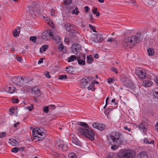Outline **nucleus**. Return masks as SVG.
Here are the masks:
<instances>
[{
	"label": "nucleus",
	"mask_w": 158,
	"mask_h": 158,
	"mask_svg": "<svg viewBox=\"0 0 158 158\" xmlns=\"http://www.w3.org/2000/svg\"><path fill=\"white\" fill-rule=\"evenodd\" d=\"M143 39V35L139 33L135 35L126 38L123 42V46L127 48H131L136 44L141 42Z\"/></svg>",
	"instance_id": "1"
},
{
	"label": "nucleus",
	"mask_w": 158,
	"mask_h": 158,
	"mask_svg": "<svg viewBox=\"0 0 158 158\" xmlns=\"http://www.w3.org/2000/svg\"><path fill=\"white\" fill-rule=\"evenodd\" d=\"M108 139L109 142L113 145H119L123 143L124 139L123 135L118 132L113 133L111 134Z\"/></svg>",
	"instance_id": "2"
},
{
	"label": "nucleus",
	"mask_w": 158,
	"mask_h": 158,
	"mask_svg": "<svg viewBox=\"0 0 158 158\" xmlns=\"http://www.w3.org/2000/svg\"><path fill=\"white\" fill-rule=\"evenodd\" d=\"M78 131L88 139L91 140L94 139V131L89 127L87 129H84L82 127L79 128Z\"/></svg>",
	"instance_id": "3"
},
{
	"label": "nucleus",
	"mask_w": 158,
	"mask_h": 158,
	"mask_svg": "<svg viewBox=\"0 0 158 158\" xmlns=\"http://www.w3.org/2000/svg\"><path fill=\"white\" fill-rule=\"evenodd\" d=\"M135 155V152L132 150H121L118 156L120 158H132Z\"/></svg>",
	"instance_id": "4"
},
{
	"label": "nucleus",
	"mask_w": 158,
	"mask_h": 158,
	"mask_svg": "<svg viewBox=\"0 0 158 158\" xmlns=\"http://www.w3.org/2000/svg\"><path fill=\"white\" fill-rule=\"evenodd\" d=\"M33 135L34 137H37L39 140H41L45 137V130L42 128H36L32 131Z\"/></svg>",
	"instance_id": "5"
},
{
	"label": "nucleus",
	"mask_w": 158,
	"mask_h": 158,
	"mask_svg": "<svg viewBox=\"0 0 158 158\" xmlns=\"http://www.w3.org/2000/svg\"><path fill=\"white\" fill-rule=\"evenodd\" d=\"M24 78L25 77L23 76H15L12 77V81L16 85L24 87V85H26V83L28 82L27 79L24 80Z\"/></svg>",
	"instance_id": "6"
},
{
	"label": "nucleus",
	"mask_w": 158,
	"mask_h": 158,
	"mask_svg": "<svg viewBox=\"0 0 158 158\" xmlns=\"http://www.w3.org/2000/svg\"><path fill=\"white\" fill-rule=\"evenodd\" d=\"M135 74L140 79H144L146 76L145 73L142 71L139 68H137L135 69Z\"/></svg>",
	"instance_id": "7"
},
{
	"label": "nucleus",
	"mask_w": 158,
	"mask_h": 158,
	"mask_svg": "<svg viewBox=\"0 0 158 158\" xmlns=\"http://www.w3.org/2000/svg\"><path fill=\"white\" fill-rule=\"evenodd\" d=\"M92 78L91 77H85L82 78L80 81V87L81 88H85L87 85L89 81Z\"/></svg>",
	"instance_id": "8"
},
{
	"label": "nucleus",
	"mask_w": 158,
	"mask_h": 158,
	"mask_svg": "<svg viewBox=\"0 0 158 158\" xmlns=\"http://www.w3.org/2000/svg\"><path fill=\"white\" fill-rule=\"evenodd\" d=\"M72 52L76 54H77L79 52L81 49V46L77 43L73 44L71 48Z\"/></svg>",
	"instance_id": "9"
},
{
	"label": "nucleus",
	"mask_w": 158,
	"mask_h": 158,
	"mask_svg": "<svg viewBox=\"0 0 158 158\" xmlns=\"http://www.w3.org/2000/svg\"><path fill=\"white\" fill-rule=\"evenodd\" d=\"M31 93L35 97H37L40 95V90L37 87H33L31 89Z\"/></svg>",
	"instance_id": "10"
},
{
	"label": "nucleus",
	"mask_w": 158,
	"mask_h": 158,
	"mask_svg": "<svg viewBox=\"0 0 158 158\" xmlns=\"http://www.w3.org/2000/svg\"><path fill=\"white\" fill-rule=\"evenodd\" d=\"M7 92L10 94L14 93L15 91V88L12 85H9L5 88Z\"/></svg>",
	"instance_id": "11"
},
{
	"label": "nucleus",
	"mask_w": 158,
	"mask_h": 158,
	"mask_svg": "<svg viewBox=\"0 0 158 158\" xmlns=\"http://www.w3.org/2000/svg\"><path fill=\"white\" fill-rule=\"evenodd\" d=\"M104 40L103 36L101 34H98V36L94 40H93V41L95 43H97L99 42H102Z\"/></svg>",
	"instance_id": "12"
},
{
	"label": "nucleus",
	"mask_w": 158,
	"mask_h": 158,
	"mask_svg": "<svg viewBox=\"0 0 158 158\" xmlns=\"http://www.w3.org/2000/svg\"><path fill=\"white\" fill-rule=\"evenodd\" d=\"M52 38L56 44H59L60 43V39L59 35H54Z\"/></svg>",
	"instance_id": "13"
},
{
	"label": "nucleus",
	"mask_w": 158,
	"mask_h": 158,
	"mask_svg": "<svg viewBox=\"0 0 158 158\" xmlns=\"http://www.w3.org/2000/svg\"><path fill=\"white\" fill-rule=\"evenodd\" d=\"M152 84V82L150 81H143L142 83L143 85L146 87L151 86Z\"/></svg>",
	"instance_id": "14"
},
{
	"label": "nucleus",
	"mask_w": 158,
	"mask_h": 158,
	"mask_svg": "<svg viewBox=\"0 0 158 158\" xmlns=\"http://www.w3.org/2000/svg\"><path fill=\"white\" fill-rule=\"evenodd\" d=\"M42 37L44 40H49L50 39L49 36L47 33L46 31H45L42 35Z\"/></svg>",
	"instance_id": "15"
},
{
	"label": "nucleus",
	"mask_w": 158,
	"mask_h": 158,
	"mask_svg": "<svg viewBox=\"0 0 158 158\" xmlns=\"http://www.w3.org/2000/svg\"><path fill=\"white\" fill-rule=\"evenodd\" d=\"M78 57H77L75 55H72L68 58L67 61L68 62H72L75 60H78Z\"/></svg>",
	"instance_id": "16"
},
{
	"label": "nucleus",
	"mask_w": 158,
	"mask_h": 158,
	"mask_svg": "<svg viewBox=\"0 0 158 158\" xmlns=\"http://www.w3.org/2000/svg\"><path fill=\"white\" fill-rule=\"evenodd\" d=\"M72 142L73 144L79 146H81V142L79 140H78V139L76 137L73 138L72 139Z\"/></svg>",
	"instance_id": "17"
},
{
	"label": "nucleus",
	"mask_w": 158,
	"mask_h": 158,
	"mask_svg": "<svg viewBox=\"0 0 158 158\" xmlns=\"http://www.w3.org/2000/svg\"><path fill=\"white\" fill-rule=\"evenodd\" d=\"M65 71L69 73H72L73 72V67L71 66H69L66 67Z\"/></svg>",
	"instance_id": "18"
},
{
	"label": "nucleus",
	"mask_w": 158,
	"mask_h": 158,
	"mask_svg": "<svg viewBox=\"0 0 158 158\" xmlns=\"http://www.w3.org/2000/svg\"><path fill=\"white\" fill-rule=\"evenodd\" d=\"M58 148H61L64 151H66L68 149V147L67 145L65 144H59L58 146Z\"/></svg>",
	"instance_id": "19"
},
{
	"label": "nucleus",
	"mask_w": 158,
	"mask_h": 158,
	"mask_svg": "<svg viewBox=\"0 0 158 158\" xmlns=\"http://www.w3.org/2000/svg\"><path fill=\"white\" fill-rule=\"evenodd\" d=\"M72 25L70 23H67L65 24L64 27L66 31H70L72 29Z\"/></svg>",
	"instance_id": "20"
},
{
	"label": "nucleus",
	"mask_w": 158,
	"mask_h": 158,
	"mask_svg": "<svg viewBox=\"0 0 158 158\" xmlns=\"http://www.w3.org/2000/svg\"><path fill=\"white\" fill-rule=\"evenodd\" d=\"M48 46L46 45H43L40 49V51L41 53H43L45 52L48 48Z\"/></svg>",
	"instance_id": "21"
},
{
	"label": "nucleus",
	"mask_w": 158,
	"mask_h": 158,
	"mask_svg": "<svg viewBox=\"0 0 158 158\" xmlns=\"http://www.w3.org/2000/svg\"><path fill=\"white\" fill-rule=\"evenodd\" d=\"M138 156H139L140 158H147L146 153L144 152H140L138 154Z\"/></svg>",
	"instance_id": "22"
},
{
	"label": "nucleus",
	"mask_w": 158,
	"mask_h": 158,
	"mask_svg": "<svg viewBox=\"0 0 158 158\" xmlns=\"http://www.w3.org/2000/svg\"><path fill=\"white\" fill-rule=\"evenodd\" d=\"M77 124L78 125H79L83 127H84L85 128V129H87L89 127V126L88 125V124L86 123H85L84 122H78L77 123Z\"/></svg>",
	"instance_id": "23"
},
{
	"label": "nucleus",
	"mask_w": 158,
	"mask_h": 158,
	"mask_svg": "<svg viewBox=\"0 0 158 158\" xmlns=\"http://www.w3.org/2000/svg\"><path fill=\"white\" fill-rule=\"evenodd\" d=\"M46 31L48 34L49 35L50 38V37L52 38L55 35L52 31L50 29H47Z\"/></svg>",
	"instance_id": "24"
},
{
	"label": "nucleus",
	"mask_w": 158,
	"mask_h": 158,
	"mask_svg": "<svg viewBox=\"0 0 158 158\" xmlns=\"http://www.w3.org/2000/svg\"><path fill=\"white\" fill-rule=\"evenodd\" d=\"M153 93L155 97L158 99V88H156L153 89Z\"/></svg>",
	"instance_id": "25"
},
{
	"label": "nucleus",
	"mask_w": 158,
	"mask_h": 158,
	"mask_svg": "<svg viewBox=\"0 0 158 158\" xmlns=\"http://www.w3.org/2000/svg\"><path fill=\"white\" fill-rule=\"evenodd\" d=\"M87 62L89 64H90L92 63L93 61V58L91 55H89L87 57Z\"/></svg>",
	"instance_id": "26"
},
{
	"label": "nucleus",
	"mask_w": 158,
	"mask_h": 158,
	"mask_svg": "<svg viewBox=\"0 0 158 158\" xmlns=\"http://www.w3.org/2000/svg\"><path fill=\"white\" fill-rule=\"evenodd\" d=\"M139 128L141 130H143V131L144 132L147 131L145 125L143 123H141L139 125Z\"/></svg>",
	"instance_id": "27"
},
{
	"label": "nucleus",
	"mask_w": 158,
	"mask_h": 158,
	"mask_svg": "<svg viewBox=\"0 0 158 158\" xmlns=\"http://www.w3.org/2000/svg\"><path fill=\"white\" fill-rule=\"evenodd\" d=\"M97 129L101 130H104L105 129V126L103 124L98 123Z\"/></svg>",
	"instance_id": "28"
},
{
	"label": "nucleus",
	"mask_w": 158,
	"mask_h": 158,
	"mask_svg": "<svg viewBox=\"0 0 158 158\" xmlns=\"http://www.w3.org/2000/svg\"><path fill=\"white\" fill-rule=\"evenodd\" d=\"M10 143L13 146H15L18 144V142L14 139H10Z\"/></svg>",
	"instance_id": "29"
},
{
	"label": "nucleus",
	"mask_w": 158,
	"mask_h": 158,
	"mask_svg": "<svg viewBox=\"0 0 158 158\" xmlns=\"http://www.w3.org/2000/svg\"><path fill=\"white\" fill-rule=\"evenodd\" d=\"M154 142V141L153 140H151L150 141H149L147 138H145L144 139V143L146 144H153Z\"/></svg>",
	"instance_id": "30"
},
{
	"label": "nucleus",
	"mask_w": 158,
	"mask_h": 158,
	"mask_svg": "<svg viewBox=\"0 0 158 158\" xmlns=\"http://www.w3.org/2000/svg\"><path fill=\"white\" fill-rule=\"evenodd\" d=\"M148 53L149 56H151L154 54V52L152 48H150L148 50Z\"/></svg>",
	"instance_id": "31"
},
{
	"label": "nucleus",
	"mask_w": 158,
	"mask_h": 158,
	"mask_svg": "<svg viewBox=\"0 0 158 158\" xmlns=\"http://www.w3.org/2000/svg\"><path fill=\"white\" fill-rule=\"evenodd\" d=\"M78 61V64L81 65H84L85 64V61L84 60L80 59L78 57V59L77 60Z\"/></svg>",
	"instance_id": "32"
},
{
	"label": "nucleus",
	"mask_w": 158,
	"mask_h": 158,
	"mask_svg": "<svg viewBox=\"0 0 158 158\" xmlns=\"http://www.w3.org/2000/svg\"><path fill=\"white\" fill-rule=\"evenodd\" d=\"M67 77L66 75H63L59 76V79L62 80H64L67 79Z\"/></svg>",
	"instance_id": "33"
},
{
	"label": "nucleus",
	"mask_w": 158,
	"mask_h": 158,
	"mask_svg": "<svg viewBox=\"0 0 158 158\" xmlns=\"http://www.w3.org/2000/svg\"><path fill=\"white\" fill-rule=\"evenodd\" d=\"M20 150V148L17 147H15L11 149V151L12 152L14 153L17 152L19 150Z\"/></svg>",
	"instance_id": "34"
},
{
	"label": "nucleus",
	"mask_w": 158,
	"mask_h": 158,
	"mask_svg": "<svg viewBox=\"0 0 158 158\" xmlns=\"http://www.w3.org/2000/svg\"><path fill=\"white\" fill-rule=\"evenodd\" d=\"M72 0H65L64 1V2L65 5H68L71 3Z\"/></svg>",
	"instance_id": "35"
},
{
	"label": "nucleus",
	"mask_w": 158,
	"mask_h": 158,
	"mask_svg": "<svg viewBox=\"0 0 158 158\" xmlns=\"http://www.w3.org/2000/svg\"><path fill=\"white\" fill-rule=\"evenodd\" d=\"M36 37L35 36H31L30 38V40L32 41L34 43H35L36 41Z\"/></svg>",
	"instance_id": "36"
},
{
	"label": "nucleus",
	"mask_w": 158,
	"mask_h": 158,
	"mask_svg": "<svg viewBox=\"0 0 158 158\" xmlns=\"http://www.w3.org/2000/svg\"><path fill=\"white\" fill-rule=\"evenodd\" d=\"M89 27L91 28V30L94 32H97V31L95 30V28L93 27L92 25L89 24Z\"/></svg>",
	"instance_id": "37"
},
{
	"label": "nucleus",
	"mask_w": 158,
	"mask_h": 158,
	"mask_svg": "<svg viewBox=\"0 0 158 158\" xmlns=\"http://www.w3.org/2000/svg\"><path fill=\"white\" fill-rule=\"evenodd\" d=\"M43 110L44 112L48 113L49 111L48 107V106H45L43 107Z\"/></svg>",
	"instance_id": "38"
},
{
	"label": "nucleus",
	"mask_w": 158,
	"mask_h": 158,
	"mask_svg": "<svg viewBox=\"0 0 158 158\" xmlns=\"http://www.w3.org/2000/svg\"><path fill=\"white\" fill-rule=\"evenodd\" d=\"M75 154L73 152L70 153L69 155V158H75Z\"/></svg>",
	"instance_id": "39"
},
{
	"label": "nucleus",
	"mask_w": 158,
	"mask_h": 158,
	"mask_svg": "<svg viewBox=\"0 0 158 158\" xmlns=\"http://www.w3.org/2000/svg\"><path fill=\"white\" fill-rule=\"evenodd\" d=\"M13 35L14 36H18L19 33L17 31V29H15L14 31H13Z\"/></svg>",
	"instance_id": "40"
},
{
	"label": "nucleus",
	"mask_w": 158,
	"mask_h": 158,
	"mask_svg": "<svg viewBox=\"0 0 158 158\" xmlns=\"http://www.w3.org/2000/svg\"><path fill=\"white\" fill-rule=\"evenodd\" d=\"M64 48V46L62 44H60L58 46V49L59 51H62Z\"/></svg>",
	"instance_id": "41"
},
{
	"label": "nucleus",
	"mask_w": 158,
	"mask_h": 158,
	"mask_svg": "<svg viewBox=\"0 0 158 158\" xmlns=\"http://www.w3.org/2000/svg\"><path fill=\"white\" fill-rule=\"evenodd\" d=\"M33 107L32 105H31L30 106L26 107H25V109L27 110H29L30 111H32L33 109Z\"/></svg>",
	"instance_id": "42"
},
{
	"label": "nucleus",
	"mask_w": 158,
	"mask_h": 158,
	"mask_svg": "<svg viewBox=\"0 0 158 158\" xmlns=\"http://www.w3.org/2000/svg\"><path fill=\"white\" fill-rule=\"evenodd\" d=\"M98 125V123L97 122H95L94 123L93 125L92 126L94 128H97Z\"/></svg>",
	"instance_id": "43"
},
{
	"label": "nucleus",
	"mask_w": 158,
	"mask_h": 158,
	"mask_svg": "<svg viewBox=\"0 0 158 158\" xmlns=\"http://www.w3.org/2000/svg\"><path fill=\"white\" fill-rule=\"evenodd\" d=\"M6 135V134L5 132H3L2 133H0V138H2L5 137Z\"/></svg>",
	"instance_id": "44"
},
{
	"label": "nucleus",
	"mask_w": 158,
	"mask_h": 158,
	"mask_svg": "<svg viewBox=\"0 0 158 158\" xmlns=\"http://www.w3.org/2000/svg\"><path fill=\"white\" fill-rule=\"evenodd\" d=\"M26 79H27V81L28 82H27L26 83L25 85H24V86H27V83H29L30 81H31V79H29V78L28 77H27V78H26L25 79L24 78V80H25Z\"/></svg>",
	"instance_id": "45"
},
{
	"label": "nucleus",
	"mask_w": 158,
	"mask_h": 158,
	"mask_svg": "<svg viewBox=\"0 0 158 158\" xmlns=\"http://www.w3.org/2000/svg\"><path fill=\"white\" fill-rule=\"evenodd\" d=\"M45 75L48 78H50L51 77V76L49 75V73L48 72L45 73Z\"/></svg>",
	"instance_id": "46"
},
{
	"label": "nucleus",
	"mask_w": 158,
	"mask_h": 158,
	"mask_svg": "<svg viewBox=\"0 0 158 158\" xmlns=\"http://www.w3.org/2000/svg\"><path fill=\"white\" fill-rule=\"evenodd\" d=\"M55 10L54 9H51V15L52 16H54L55 15Z\"/></svg>",
	"instance_id": "47"
},
{
	"label": "nucleus",
	"mask_w": 158,
	"mask_h": 158,
	"mask_svg": "<svg viewBox=\"0 0 158 158\" xmlns=\"http://www.w3.org/2000/svg\"><path fill=\"white\" fill-rule=\"evenodd\" d=\"M114 40V39L111 37H110L107 39V41L111 43Z\"/></svg>",
	"instance_id": "48"
},
{
	"label": "nucleus",
	"mask_w": 158,
	"mask_h": 158,
	"mask_svg": "<svg viewBox=\"0 0 158 158\" xmlns=\"http://www.w3.org/2000/svg\"><path fill=\"white\" fill-rule=\"evenodd\" d=\"M16 58L17 60L19 62H20L22 60V58L21 57H19V56H17Z\"/></svg>",
	"instance_id": "49"
},
{
	"label": "nucleus",
	"mask_w": 158,
	"mask_h": 158,
	"mask_svg": "<svg viewBox=\"0 0 158 158\" xmlns=\"http://www.w3.org/2000/svg\"><path fill=\"white\" fill-rule=\"evenodd\" d=\"M115 155L113 154H111L109 155V157L107 158H115Z\"/></svg>",
	"instance_id": "50"
},
{
	"label": "nucleus",
	"mask_w": 158,
	"mask_h": 158,
	"mask_svg": "<svg viewBox=\"0 0 158 158\" xmlns=\"http://www.w3.org/2000/svg\"><path fill=\"white\" fill-rule=\"evenodd\" d=\"M89 17L90 18V20L91 21H93L94 20L93 16V15L91 13H90L89 14Z\"/></svg>",
	"instance_id": "51"
},
{
	"label": "nucleus",
	"mask_w": 158,
	"mask_h": 158,
	"mask_svg": "<svg viewBox=\"0 0 158 158\" xmlns=\"http://www.w3.org/2000/svg\"><path fill=\"white\" fill-rule=\"evenodd\" d=\"M97 8L96 7L94 8L92 11L93 13L95 14V13H96V12H97Z\"/></svg>",
	"instance_id": "52"
},
{
	"label": "nucleus",
	"mask_w": 158,
	"mask_h": 158,
	"mask_svg": "<svg viewBox=\"0 0 158 158\" xmlns=\"http://www.w3.org/2000/svg\"><path fill=\"white\" fill-rule=\"evenodd\" d=\"M113 80L111 78H109L108 80V82L109 83H112L113 82Z\"/></svg>",
	"instance_id": "53"
},
{
	"label": "nucleus",
	"mask_w": 158,
	"mask_h": 158,
	"mask_svg": "<svg viewBox=\"0 0 158 158\" xmlns=\"http://www.w3.org/2000/svg\"><path fill=\"white\" fill-rule=\"evenodd\" d=\"M43 63V60L42 58H40V60L38 61V64H40Z\"/></svg>",
	"instance_id": "54"
},
{
	"label": "nucleus",
	"mask_w": 158,
	"mask_h": 158,
	"mask_svg": "<svg viewBox=\"0 0 158 158\" xmlns=\"http://www.w3.org/2000/svg\"><path fill=\"white\" fill-rule=\"evenodd\" d=\"M111 70L112 71L115 72V73H118V71L117 69L115 68H113Z\"/></svg>",
	"instance_id": "55"
},
{
	"label": "nucleus",
	"mask_w": 158,
	"mask_h": 158,
	"mask_svg": "<svg viewBox=\"0 0 158 158\" xmlns=\"http://www.w3.org/2000/svg\"><path fill=\"white\" fill-rule=\"evenodd\" d=\"M85 9V12H87L89 9V8L88 6H85L84 7Z\"/></svg>",
	"instance_id": "56"
},
{
	"label": "nucleus",
	"mask_w": 158,
	"mask_h": 158,
	"mask_svg": "<svg viewBox=\"0 0 158 158\" xmlns=\"http://www.w3.org/2000/svg\"><path fill=\"white\" fill-rule=\"evenodd\" d=\"M12 102L15 103H17L18 102L19 100L18 99H13L12 100Z\"/></svg>",
	"instance_id": "57"
},
{
	"label": "nucleus",
	"mask_w": 158,
	"mask_h": 158,
	"mask_svg": "<svg viewBox=\"0 0 158 158\" xmlns=\"http://www.w3.org/2000/svg\"><path fill=\"white\" fill-rule=\"evenodd\" d=\"M19 122H17L16 124H14V127L15 128H16L18 127V126L19 125Z\"/></svg>",
	"instance_id": "58"
},
{
	"label": "nucleus",
	"mask_w": 158,
	"mask_h": 158,
	"mask_svg": "<svg viewBox=\"0 0 158 158\" xmlns=\"http://www.w3.org/2000/svg\"><path fill=\"white\" fill-rule=\"evenodd\" d=\"M78 8L77 7H76V11L75 14L77 15L78 13H79V11L78 10Z\"/></svg>",
	"instance_id": "59"
},
{
	"label": "nucleus",
	"mask_w": 158,
	"mask_h": 158,
	"mask_svg": "<svg viewBox=\"0 0 158 158\" xmlns=\"http://www.w3.org/2000/svg\"><path fill=\"white\" fill-rule=\"evenodd\" d=\"M124 129L125 130H127L128 131H130L131 130L130 128H128L127 127L125 126L124 127Z\"/></svg>",
	"instance_id": "60"
},
{
	"label": "nucleus",
	"mask_w": 158,
	"mask_h": 158,
	"mask_svg": "<svg viewBox=\"0 0 158 158\" xmlns=\"http://www.w3.org/2000/svg\"><path fill=\"white\" fill-rule=\"evenodd\" d=\"M92 88H93V86H88L87 88H88V90H91L92 91H93V90H92Z\"/></svg>",
	"instance_id": "61"
},
{
	"label": "nucleus",
	"mask_w": 158,
	"mask_h": 158,
	"mask_svg": "<svg viewBox=\"0 0 158 158\" xmlns=\"http://www.w3.org/2000/svg\"><path fill=\"white\" fill-rule=\"evenodd\" d=\"M94 57L96 59H98V54H94Z\"/></svg>",
	"instance_id": "62"
},
{
	"label": "nucleus",
	"mask_w": 158,
	"mask_h": 158,
	"mask_svg": "<svg viewBox=\"0 0 158 158\" xmlns=\"http://www.w3.org/2000/svg\"><path fill=\"white\" fill-rule=\"evenodd\" d=\"M109 97H107L106 100V104H108V101L109 100Z\"/></svg>",
	"instance_id": "63"
},
{
	"label": "nucleus",
	"mask_w": 158,
	"mask_h": 158,
	"mask_svg": "<svg viewBox=\"0 0 158 158\" xmlns=\"http://www.w3.org/2000/svg\"><path fill=\"white\" fill-rule=\"evenodd\" d=\"M95 14L96 15V16H97V17H98L100 15V14L99 12H97L95 13Z\"/></svg>",
	"instance_id": "64"
}]
</instances>
